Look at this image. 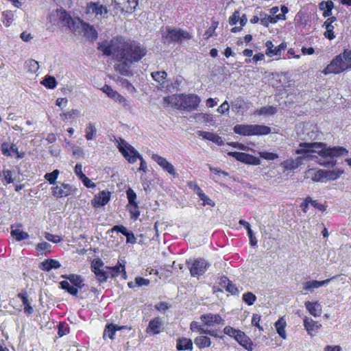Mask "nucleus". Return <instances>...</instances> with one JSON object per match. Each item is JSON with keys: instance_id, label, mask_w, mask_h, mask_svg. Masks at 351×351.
Here are the masks:
<instances>
[{"instance_id": "f257e3e1", "label": "nucleus", "mask_w": 351, "mask_h": 351, "mask_svg": "<svg viewBox=\"0 0 351 351\" xmlns=\"http://www.w3.org/2000/svg\"><path fill=\"white\" fill-rule=\"evenodd\" d=\"M119 49L117 53V63L114 65V70L125 76H130L132 65L141 60L146 54L145 46L130 39L119 37Z\"/></svg>"}, {"instance_id": "f03ea898", "label": "nucleus", "mask_w": 351, "mask_h": 351, "mask_svg": "<svg viewBox=\"0 0 351 351\" xmlns=\"http://www.w3.org/2000/svg\"><path fill=\"white\" fill-rule=\"evenodd\" d=\"M326 145L323 143H300L298 148L295 150L296 154H301L303 158H310L313 156L312 153H317L320 156L338 157L342 155H347L348 151L343 147H325Z\"/></svg>"}, {"instance_id": "7ed1b4c3", "label": "nucleus", "mask_w": 351, "mask_h": 351, "mask_svg": "<svg viewBox=\"0 0 351 351\" xmlns=\"http://www.w3.org/2000/svg\"><path fill=\"white\" fill-rule=\"evenodd\" d=\"M200 102L198 96L193 94L189 95H173L163 98L164 107L171 106L178 110L191 111L197 108Z\"/></svg>"}, {"instance_id": "20e7f679", "label": "nucleus", "mask_w": 351, "mask_h": 351, "mask_svg": "<svg viewBox=\"0 0 351 351\" xmlns=\"http://www.w3.org/2000/svg\"><path fill=\"white\" fill-rule=\"evenodd\" d=\"M350 70H351V49H345L342 53L332 58L322 73L326 75H337Z\"/></svg>"}, {"instance_id": "39448f33", "label": "nucleus", "mask_w": 351, "mask_h": 351, "mask_svg": "<svg viewBox=\"0 0 351 351\" xmlns=\"http://www.w3.org/2000/svg\"><path fill=\"white\" fill-rule=\"evenodd\" d=\"M234 132L241 136H264L271 133L269 126L262 125L237 124L234 125Z\"/></svg>"}, {"instance_id": "423d86ee", "label": "nucleus", "mask_w": 351, "mask_h": 351, "mask_svg": "<svg viewBox=\"0 0 351 351\" xmlns=\"http://www.w3.org/2000/svg\"><path fill=\"white\" fill-rule=\"evenodd\" d=\"M191 38L189 33L180 28L167 27L162 33L164 43L170 44L173 43H182L184 40Z\"/></svg>"}, {"instance_id": "0eeeda50", "label": "nucleus", "mask_w": 351, "mask_h": 351, "mask_svg": "<svg viewBox=\"0 0 351 351\" xmlns=\"http://www.w3.org/2000/svg\"><path fill=\"white\" fill-rule=\"evenodd\" d=\"M223 332L230 337H233L241 346H243L247 350H253V342L250 338L245 334L244 332L228 326L224 328Z\"/></svg>"}, {"instance_id": "6e6552de", "label": "nucleus", "mask_w": 351, "mask_h": 351, "mask_svg": "<svg viewBox=\"0 0 351 351\" xmlns=\"http://www.w3.org/2000/svg\"><path fill=\"white\" fill-rule=\"evenodd\" d=\"M119 149L129 162L134 163L136 162V158H139L141 160L139 170L143 171L144 172L147 171V166L146 162L134 147L130 145L125 144V147L119 145Z\"/></svg>"}, {"instance_id": "1a4fd4ad", "label": "nucleus", "mask_w": 351, "mask_h": 351, "mask_svg": "<svg viewBox=\"0 0 351 351\" xmlns=\"http://www.w3.org/2000/svg\"><path fill=\"white\" fill-rule=\"evenodd\" d=\"M75 34L82 35L90 40H95L97 38V32L93 26L82 21H77V26L73 28Z\"/></svg>"}, {"instance_id": "9d476101", "label": "nucleus", "mask_w": 351, "mask_h": 351, "mask_svg": "<svg viewBox=\"0 0 351 351\" xmlns=\"http://www.w3.org/2000/svg\"><path fill=\"white\" fill-rule=\"evenodd\" d=\"M119 37L114 38L110 41L104 40L99 44L98 49L106 56L113 54L117 59V53L119 49Z\"/></svg>"}, {"instance_id": "9b49d317", "label": "nucleus", "mask_w": 351, "mask_h": 351, "mask_svg": "<svg viewBox=\"0 0 351 351\" xmlns=\"http://www.w3.org/2000/svg\"><path fill=\"white\" fill-rule=\"evenodd\" d=\"M191 276L196 277L204 274L207 269V263L203 258H197L194 261H186Z\"/></svg>"}, {"instance_id": "f8f14e48", "label": "nucleus", "mask_w": 351, "mask_h": 351, "mask_svg": "<svg viewBox=\"0 0 351 351\" xmlns=\"http://www.w3.org/2000/svg\"><path fill=\"white\" fill-rule=\"evenodd\" d=\"M228 155L246 165H259L261 164V160L258 158L245 152H230Z\"/></svg>"}, {"instance_id": "ddd939ff", "label": "nucleus", "mask_w": 351, "mask_h": 351, "mask_svg": "<svg viewBox=\"0 0 351 351\" xmlns=\"http://www.w3.org/2000/svg\"><path fill=\"white\" fill-rule=\"evenodd\" d=\"M116 8H119L122 12L131 13L138 5V0H112Z\"/></svg>"}, {"instance_id": "4468645a", "label": "nucleus", "mask_w": 351, "mask_h": 351, "mask_svg": "<svg viewBox=\"0 0 351 351\" xmlns=\"http://www.w3.org/2000/svg\"><path fill=\"white\" fill-rule=\"evenodd\" d=\"M58 17L62 25L67 26L73 32V28L77 26V21L80 20L79 18L73 19L65 10L59 11Z\"/></svg>"}, {"instance_id": "2eb2a0df", "label": "nucleus", "mask_w": 351, "mask_h": 351, "mask_svg": "<svg viewBox=\"0 0 351 351\" xmlns=\"http://www.w3.org/2000/svg\"><path fill=\"white\" fill-rule=\"evenodd\" d=\"M324 173L325 171L323 169H308L304 172V178L313 182H324Z\"/></svg>"}, {"instance_id": "dca6fc26", "label": "nucleus", "mask_w": 351, "mask_h": 351, "mask_svg": "<svg viewBox=\"0 0 351 351\" xmlns=\"http://www.w3.org/2000/svg\"><path fill=\"white\" fill-rule=\"evenodd\" d=\"M303 325L307 334L311 337L315 335V333L322 328V324L308 317H304L303 319Z\"/></svg>"}, {"instance_id": "f3484780", "label": "nucleus", "mask_w": 351, "mask_h": 351, "mask_svg": "<svg viewBox=\"0 0 351 351\" xmlns=\"http://www.w3.org/2000/svg\"><path fill=\"white\" fill-rule=\"evenodd\" d=\"M152 158L157 162L158 165H160L165 171H167L169 173H170L172 176H176V171L174 167L169 162L166 158L158 155L153 154L152 156Z\"/></svg>"}, {"instance_id": "a211bd4d", "label": "nucleus", "mask_w": 351, "mask_h": 351, "mask_svg": "<svg viewBox=\"0 0 351 351\" xmlns=\"http://www.w3.org/2000/svg\"><path fill=\"white\" fill-rule=\"evenodd\" d=\"M303 158L298 156L295 159L288 158L280 163L284 171H291L296 169L302 162Z\"/></svg>"}, {"instance_id": "6ab92c4d", "label": "nucleus", "mask_w": 351, "mask_h": 351, "mask_svg": "<svg viewBox=\"0 0 351 351\" xmlns=\"http://www.w3.org/2000/svg\"><path fill=\"white\" fill-rule=\"evenodd\" d=\"M337 21V18L335 16H331L328 18L324 23L323 27H325L326 31L324 33V36L327 39L331 40L336 38V34H335L334 29L335 26L332 25L334 22Z\"/></svg>"}, {"instance_id": "aec40b11", "label": "nucleus", "mask_w": 351, "mask_h": 351, "mask_svg": "<svg viewBox=\"0 0 351 351\" xmlns=\"http://www.w3.org/2000/svg\"><path fill=\"white\" fill-rule=\"evenodd\" d=\"M265 47L267 48L265 52L266 55L269 57H273L274 56L280 55L281 51L286 49L287 44L282 43L278 46L274 47L271 40H267L265 43Z\"/></svg>"}, {"instance_id": "412c9836", "label": "nucleus", "mask_w": 351, "mask_h": 351, "mask_svg": "<svg viewBox=\"0 0 351 351\" xmlns=\"http://www.w3.org/2000/svg\"><path fill=\"white\" fill-rule=\"evenodd\" d=\"M188 186L191 189H193V191L199 197L201 200L203 201V205H210L213 206L215 205L214 202L205 195V193L202 191V190L199 187L196 182H189L188 183Z\"/></svg>"}, {"instance_id": "4be33fe9", "label": "nucleus", "mask_w": 351, "mask_h": 351, "mask_svg": "<svg viewBox=\"0 0 351 351\" xmlns=\"http://www.w3.org/2000/svg\"><path fill=\"white\" fill-rule=\"evenodd\" d=\"M52 195L56 197H66L70 195L71 186L68 184H60V186L52 187Z\"/></svg>"}, {"instance_id": "5701e85b", "label": "nucleus", "mask_w": 351, "mask_h": 351, "mask_svg": "<svg viewBox=\"0 0 351 351\" xmlns=\"http://www.w3.org/2000/svg\"><path fill=\"white\" fill-rule=\"evenodd\" d=\"M108 12L106 7L98 3L90 2L86 6V12L95 14L96 16L106 14Z\"/></svg>"}, {"instance_id": "b1692460", "label": "nucleus", "mask_w": 351, "mask_h": 351, "mask_svg": "<svg viewBox=\"0 0 351 351\" xmlns=\"http://www.w3.org/2000/svg\"><path fill=\"white\" fill-rule=\"evenodd\" d=\"M110 200V192L102 191L96 195L91 202L94 206H104Z\"/></svg>"}, {"instance_id": "393cba45", "label": "nucleus", "mask_w": 351, "mask_h": 351, "mask_svg": "<svg viewBox=\"0 0 351 351\" xmlns=\"http://www.w3.org/2000/svg\"><path fill=\"white\" fill-rule=\"evenodd\" d=\"M102 90H103V92L106 93L109 97H110L116 101H118L120 104H122L123 105L127 104L126 99L122 95H121L119 93L114 90L111 88V86H110L108 85H105L102 88Z\"/></svg>"}, {"instance_id": "a878e982", "label": "nucleus", "mask_w": 351, "mask_h": 351, "mask_svg": "<svg viewBox=\"0 0 351 351\" xmlns=\"http://www.w3.org/2000/svg\"><path fill=\"white\" fill-rule=\"evenodd\" d=\"M163 325V322L159 317H155L150 320L146 329L147 333L158 334L160 332V328Z\"/></svg>"}, {"instance_id": "bb28decb", "label": "nucleus", "mask_w": 351, "mask_h": 351, "mask_svg": "<svg viewBox=\"0 0 351 351\" xmlns=\"http://www.w3.org/2000/svg\"><path fill=\"white\" fill-rule=\"evenodd\" d=\"M306 310L313 317H319L322 314V306L317 302L307 301L304 304Z\"/></svg>"}, {"instance_id": "cd10ccee", "label": "nucleus", "mask_w": 351, "mask_h": 351, "mask_svg": "<svg viewBox=\"0 0 351 351\" xmlns=\"http://www.w3.org/2000/svg\"><path fill=\"white\" fill-rule=\"evenodd\" d=\"M63 278H65L70 281L73 285L78 289H83L86 287V285L84 284L83 278L77 274H69V275H62L61 276Z\"/></svg>"}, {"instance_id": "c85d7f7f", "label": "nucleus", "mask_w": 351, "mask_h": 351, "mask_svg": "<svg viewBox=\"0 0 351 351\" xmlns=\"http://www.w3.org/2000/svg\"><path fill=\"white\" fill-rule=\"evenodd\" d=\"M224 284V287L228 293L232 295H238L239 293V291L234 283L230 281L226 276L221 277V285Z\"/></svg>"}, {"instance_id": "c756f323", "label": "nucleus", "mask_w": 351, "mask_h": 351, "mask_svg": "<svg viewBox=\"0 0 351 351\" xmlns=\"http://www.w3.org/2000/svg\"><path fill=\"white\" fill-rule=\"evenodd\" d=\"M332 278H328L324 280H311L307 281L304 284V289L306 291H313L314 289H317L323 285L328 284Z\"/></svg>"}, {"instance_id": "7c9ffc66", "label": "nucleus", "mask_w": 351, "mask_h": 351, "mask_svg": "<svg viewBox=\"0 0 351 351\" xmlns=\"http://www.w3.org/2000/svg\"><path fill=\"white\" fill-rule=\"evenodd\" d=\"M61 266L60 263L54 259L49 258L40 263V269L45 271H50L51 269H58Z\"/></svg>"}, {"instance_id": "2f4dec72", "label": "nucleus", "mask_w": 351, "mask_h": 351, "mask_svg": "<svg viewBox=\"0 0 351 351\" xmlns=\"http://www.w3.org/2000/svg\"><path fill=\"white\" fill-rule=\"evenodd\" d=\"M106 269L109 270L110 277L114 278L119 276L120 273H123V278H126V272L125 270V265L119 264L114 267H105Z\"/></svg>"}, {"instance_id": "473e14b6", "label": "nucleus", "mask_w": 351, "mask_h": 351, "mask_svg": "<svg viewBox=\"0 0 351 351\" xmlns=\"http://www.w3.org/2000/svg\"><path fill=\"white\" fill-rule=\"evenodd\" d=\"M176 348L178 350H192V341L187 338H180L177 341Z\"/></svg>"}, {"instance_id": "72a5a7b5", "label": "nucleus", "mask_w": 351, "mask_h": 351, "mask_svg": "<svg viewBox=\"0 0 351 351\" xmlns=\"http://www.w3.org/2000/svg\"><path fill=\"white\" fill-rule=\"evenodd\" d=\"M190 327H191V330L192 331H197V332H199L200 334H202V333L209 334L215 337H217V331L211 330H205L197 322H192Z\"/></svg>"}, {"instance_id": "f704fd0d", "label": "nucleus", "mask_w": 351, "mask_h": 351, "mask_svg": "<svg viewBox=\"0 0 351 351\" xmlns=\"http://www.w3.org/2000/svg\"><path fill=\"white\" fill-rule=\"evenodd\" d=\"M277 112V108L272 106H265L255 110V115H273Z\"/></svg>"}, {"instance_id": "c9c22d12", "label": "nucleus", "mask_w": 351, "mask_h": 351, "mask_svg": "<svg viewBox=\"0 0 351 351\" xmlns=\"http://www.w3.org/2000/svg\"><path fill=\"white\" fill-rule=\"evenodd\" d=\"M324 182L328 180H335L339 178L341 175L343 173V171L338 170H324Z\"/></svg>"}, {"instance_id": "e433bc0d", "label": "nucleus", "mask_w": 351, "mask_h": 351, "mask_svg": "<svg viewBox=\"0 0 351 351\" xmlns=\"http://www.w3.org/2000/svg\"><path fill=\"white\" fill-rule=\"evenodd\" d=\"M275 326L278 335L283 339H285L287 337L285 327L286 322L282 319H279L275 324Z\"/></svg>"}, {"instance_id": "4c0bfd02", "label": "nucleus", "mask_w": 351, "mask_h": 351, "mask_svg": "<svg viewBox=\"0 0 351 351\" xmlns=\"http://www.w3.org/2000/svg\"><path fill=\"white\" fill-rule=\"evenodd\" d=\"M17 296L22 300L23 304L25 305V312L29 315L32 314L34 310L29 302L27 293H19Z\"/></svg>"}, {"instance_id": "58836bf2", "label": "nucleus", "mask_w": 351, "mask_h": 351, "mask_svg": "<svg viewBox=\"0 0 351 351\" xmlns=\"http://www.w3.org/2000/svg\"><path fill=\"white\" fill-rule=\"evenodd\" d=\"M60 285L61 289L66 291L68 293H69L72 295L76 296L78 293L77 288L75 287L73 285L71 286L70 283L66 280H63L60 282Z\"/></svg>"}, {"instance_id": "ea45409f", "label": "nucleus", "mask_w": 351, "mask_h": 351, "mask_svg": "<svg viewBox=\"0 0 351 351\" xmlns=\"http://www.w3.org/2000/svg\"><path fill=\"white\" fill-rule=\"evenodd\" d=\"M99 284L106 282L110 276L109 272L104 270V269L93 271Z\"/></svg>"}, {"instance_id": "a19ab883", "label": "nucleus", "mask_w": 351, "mask_h": 351, "mask_svg": "<svg viewBox=\"0 0 351 351\" xmlns=\"http://www.w3.org/2000/svg\"><path fill=\"white\" fill-rule=\"evenodd\" d=\"M194 342L195 344L199 348L208 347L210 346V339L206 336H199L196 337L194 340Z\"/></svg>"}, {"instance_id": "79ce46f5", "label": "nucleus", "mask_w": 351, "mask_h": 351, "mask_svg": "<svg viewBox=\"0 0 351 351\" xmlns=\"http://www.w3.org/2000/svg\"><path fill=\"white\" fill-rule=\"evenodd\" d=\"M219 315L213 314H206L201 316V319L208 326H213L217 323Z\"/></svg>"}, {"instance_id": "37998d69", "label": "nucleus", "mask_w": 351, "mask_h": 351, "mask_svg": "<svg viewBox=\"0 0 351 351\" xmlns=\"http://www.w3.org/2000/svg\"><path fill=\"white\" fill-rule=\"evenodd\" d=\"M86 138L87 140H92L94 136H96L97 130L95 125L92 123H89L85 130Z\"/></svg>"}, {"instance_id": "c03bdc74", "label": "nucleus", "mask_w": 351, "mask_h": 351, "mask_svg": "<svg viewBox=\"0 0 351 351\" xmlns=\"http://www.w3.org/2000/svg\"><path fill=\"white\" fill-rule=\"evenodd\" d=\"M127 197L128 199L129 204L132 206L134 207L135 209L138 208V204L136 202V193L132 189H128L126 191Z\"/></svg>"}, {"instance_id": "a18cd8bd", "label": "nucleus", "mask_w": 351, "mask_h": 351, "mask_svg": "<svg viewBox=\"0 0 351 351\" xmlns=\"http://www.w3.org/2000/svg\"><path fill=\"white\" fill-rule=\"evenodd\" d=\"M288 11H289V10H288V8L287 6L282 5V7H281L282 14L277 15L276 16V18L275 17H272L271 16H269L268 18H267V20L271 23H276L277 22V19L285 20V14H287L288 12Z\"/></svg>"}, {"instance_id": "49530a36", "label": "nucleus", "mask_w": 351, "mask_h": 351, "mask_svg": "<svg viewBox=\"0 0 351 351\" xmlns=\"http://www.w3.org/2000/svg\"><path fill=\"white\" fill-rule=\"evenodd\" d=\"M11 234L19 241L27 239L29 237V234L27 232H25L20 229L12 230L11 231Z\"/></svg>"}, {"instance_id": "de8ad7c7", "label": "nucleus", "mask_w": 351, "mask_h": 351, "mask_svg": "<svg viewBox=\"0 0 351 351\" xmlns=\"http://www.w3.org/2000/svg\"><path fill=\"white\" fill-rule=\"evenodd\" d=\"M243 301L248 306H252L256 300V296L252 292H246L243 295Z\"/></svg>"}, {"instance_id": "09e8293b", "label": "nucleus", "mask_w": 351, "mask_h": 351, "mask_svg": "<svg viewBox=\"0 0 351 351\" xmlns=\"http://www.w3.org/2000/svg\"><path fill=\"white\" fill-rule=\"evenodd\" d=\"M117 330L115 325L112 324L108 325L104 332V338L106 339V337H108L110 339H113Z\"/></svg>"}, {"instance_id": "8fccbe9b", "label": "nucleus", "mask_w": 351, "mask_h": 351, "mask_svg": "<svg viewBox=\"0 0 351 351\" xmlns=\"http://www.w3.org/2000/svg\"><path fill=\"white\" fill-rule=\"evenodd\" d=\"M197 134L199 136H202L204 138L219 143V136L213 133L209 132L198 131Z\"/></svg>"}, {"instance_id": "3c124183", "label": "nucleus", "mask_w": 351, "mask_h": 351, "mask_svg": "<svg viewBox=\"0 0 351 351\" xmlns=\"http://www.w3.org/2000/svg\"><path fill=\"white\" fill-rule=\"evenodd\" d=\"M28 71L32 73H35L39 69V64L35 60H29L25 62Z\"/></svg>"}, {"instance_id": "603ef678", "label": "nucleus", "mask_w": 351, "mask_h": 351, "mask_svg": "<svg viewBox=\"0 0 351 351\" xmlns=\"http://www.w3.org/2000/svg\"><path fill=\"white\" fill-rule=\"evenodd\" d=\"M261 158L267 160H274L278 158V155L276 153L269 152H260L258 153Z\"/></svg>"}, {"instance_id": "864d4df0", "label": "nucleus", "mask_w": 351, "mask_h": 351, "mask_svg": "<svg viewBox=\"0 0 351 351\" xmlns=\"http://www.w3.org/2000/svg\"><path fill=\"white\" fill-rule=\"evenodd\" d=\"M43 84L49 88H54L57 82L54 77L47 76L43 80Z\"/></svg>"}, {"instance_id": "5fc2aeb1", "label": "nucleus", "mask_w": 351, "mask_h": 351, "mask_svg": "<svg viewBox=\"0 0 351 351\" xmlns=\"http://www.w3.org/2000/svg\"><path fill=\"white\" fill-rule=\"evenodd\" d=\"M59 171L58 169H55L51 173H47L45 175V178L49 181V182L51 184L56 183V180L59 175Z\"/></svg>"}, {"instance_id": "6e6d98bb", "label": "nucleus", "mask_w": 351, "mask_h": 351, "mask_svg": "<svg viewBox=\"0 0 351 351\" xmlns=\"http://www.w3.org/2000/svg\"><path fill=\"white\" fill-rule=\"evenodd\" d=\"M80 114V110L77 109H73L71 111H69L66 113H63L60 114V117H62V119L63 121H65L69 119H72L75 117H78Z\"/></svg>"}, {"instance_id": "4d7b16f0", "label": "nucleus", "mask_w": 351, "mask_h": 351, "mask_svg": "<svg viewBox=\"0 0 351 351\" xmlns=\"http://www.w3.org/2000/svg\"><path fill=\"white\" fill-rule=\"evenodd\" d=\"M167 73L165 71H156L152 73L153 79L158 83L165 80L167 77Z\"/></svg>"}, {"instance_id": "13d9d810", "label": "nucleus", "mask_w": 351, "mask_h": 351, "mask_svg": "<svg viewBox=\"0 0 351 351\" xmlns=\"http://www.w3.org/2000/svg\"><path fill=\"white\" fill-rule=\"evenodd\" d=\"M91 271H95L97 270H99L104 269V263L100 258L94 259L91 263Z\"/></svg>"}, {"instance_id": "bf43d9fd", "label": "nucleus", "mask_w": 351, "mask_h": 351, "mask_svg": "<svg viewBox=\"0 0 351 351\" xmlns=\"http://www.w3.org/2000/svg\"><path fill=\"white\" fill-rule=\"evenodd\" d=\"M334 5V3L332 1H322L319 3V8L320 10L324 11L328 9H333Z\"/></svg>"}, {"instance_id": "052dcab7", "label": "nucleus", "mask_w": 351, "mask_h": 351, "mask_svg": "<svg viewBox=\"0 0 351 351\" xmlns=\"http://www.w3.org/2000/svg\"><path fill=\"white\" fill-rule=\"evenodd\" d=\"M45 238L49 241H51L54 243H58L61 241L62 239L58 236V235H53L52 234H50L49 232H45Z\"/></svg>"}, {"instance_id": "680f3d73", "label": "nucleus", "mask_w": 351, "mask_h": 351, "mask_svg": "<svg viewBox=\"0 0 351 351\" xmlns=\"http://www.w3.org/2000/svg\"><path fill=\"white\" fill-rule=\"evenodd\" d=\"M261 317L260 315L253 314L252 318V324L260 330H263V327L260 326Z\"/></svg>"}, {"instance_id": "e2e57ef3", "label": "nucleus", "mask_w": 351, "mask_h": 351, "mask_svg": "<svg viewBox=\"0 0 351 351\" xmlns=\"http://www.w3.org/2000/svg\"><path fill=\"white\" fill-rule=\"evenodd\" d=\"M135 284L138 287L148 286L149 285V280L143 278L142 277H136L135 278Z\"/></svg>"}, {"instance_id": "0e129e2a", "label": "nucleus", "mask_w": 351, "mask_h": 351, "mask_svg": "<svg viewBox=\"0 0 351 351\" xmlns=\"http://www.w3.org/2000/svg\"><path fill=\"white\" fill-rule=\"evenodd\" d=\"M311 197H306L304 202L301 203L300 208L301 210L303 211V213H306L308 208V205L311 204Z\"/></svg>"}, {"instance_id": "69168bd1", "label": "nucleus", "mask_w": 351, "mask_h": 351, "mask_svg": "<svg viewBox=\"0 0 351 351\" xmlns=\"http://www.w3.org/2000/svg\"><path fill=\"white\" fill-rule=\"evenodd\" d=\"M311 204L312 206L322 212H324L326 210L327 206L326 205L319 203L316 200H313L311 199Z\"/></svg>"}, {"instance_id": "338daca9", "label": "nucleus", "mask_w": 351, "mask_h": 351, "mask_svg": "<svg viewBox=\"0 0 351 351\" xmlns=\"http://www.w3.org/2000/svg\"><path fill=\"white\" fill-rule=\"evenodd\" d=\"M179 84L176 81L175 83L167 82V93H173L178 90Z\"/></svg>"}, {"instance_id": "774afa93", "label": "nucleus", "mask_w": 351, "mask_h": 351, "mask_svg": "<svg viewBox=\"0 0 351 351\" xmlns=\"http://www.w3.org/2000/svg\"><path fill=\"white\" fill-rule=\"evenodd\" d=\"M247 235L250 239V243L252 246H256L257 245L258 241L255 236L254 235L253 231L251 228H249L247 231Z\"/></svg>"}]
</instances>
